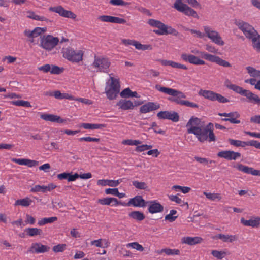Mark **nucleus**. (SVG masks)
Masks as SVG:
<instances>
[{
  "mask_svg": "<svg viewBox=\"0 0 260 260\" xmlns=\"http://www.w3.org/2000/svg\"><path fill=\"white\" fill-rule=\"evenodd\" d=\"M186 127L188 134L195 135L199 141L203 143L206 141L209 142L216 141V137L214 133V124L210 122L204 127V122L195 116H192L187 123Z\"/></svg>",
  "mask_w": 260,
  "mask_h": 260,
  "instance_id": "nucleus-1",
  "label": "nucleus"
},
{
  "mask_svg": "<svg viewBox=\"0 0 260 260\" xmlns=\"http://www.w3.org/2000/svg\"><path fill=\"white\" fill-rule=\"evenodd\" d=\"M147 23L153 27L158 28V30H154L153 32L158 35H173L177 36L178 32L171 26L165 24L161 21L153 19L148 20Z\"/></svg>",
  "mask_w": 260,
  "mask_h": 260,
  "instance_id": "nucleus-2",
  "label": "nucleus"
},
{
  "mask_svg": "<svg viewBox=\"0 0 260 260\" xmlns=\"http://www.w3.org/2000/svg\"><path fill=\"white\" fill-rule=\"evenodd\" d=\"M109 74L110 83L107 84L105 88V93L108 99L112 100L115 99L120 92V85L119 79L115 78Z\"/></svg>",
  "mask_w": 260,
  "mask_h": 260,
  "instance_id": "nucleus-3",
  "label": "nucleus"
},
{
  "mask_svg": "<svg viewBox=\"0 0 260 260\" xmlns=\"http://www.w3.org/2000/svg\"><path fill=\"white\" fill-rule=\"evenodd\" d=\"M110 64L108 58L101 56H95L91 67L97 72L108 73Z\"/></svg>",
  "mask_w": 260,
  "mask_h": 260,
  "instance_id": "nucleus-4",
  "label": "nucleus"
},
{
  "mask_svg": "<svg viewBox=\"0 0 260 260\" xmlns=\"http://www.w3.org/2000/svg\"><path fill=\"white\" fill-rule=\"evenodd\" d=\"M62 53L64 58L73 62H79L83 59V52L82 50L76 51L67 47L62 49Z\"/></svg>",
  "mask_w": 260,
  "mask_h": 260,
  "instance_id": "nucleus-5",
  "label": "nucleus"
},
{
  "mask_svg": "<svg viewBox=\"0 0 260 260\" xmlns=\"http://www.w3.org/2000/svg\"><path fill=\"white\" fill-rule=\"evenodd\" d=\"M198 94L199 95L211 101H217L221 103H226L230 102V100L226 98L212 90L201 89Z\"/></svg>",
  "mask_w": 260,
  "mask_h": 260,
  "instance_id": "nucleus-6",
  "label": "nucleus"
},
{
  "mask_svg": "<svg viewBox=\"0 0 260 260\" xmlns=\"http://www.w3.org/2000/svg\"><path fill=\"white\" fill-rule=\"evenodd\" d=\"M230 90H232L242 95L246 96L250 102H253L254 104H257L260 106L259 97L257 95L252 93L249 90L244 89L241 87L234 84L231 88Z\"/></svg>",
  "mask_w": 260,
  "mask_h": 260,
  "instance_id": "nucleus-7",
  "label": "nucleus"
},
{
  "mask_svg": "<svg viewBox=\"0 0 260 260\" xmlns=\"http://www.w3.org/2000/svg\"><path fill=\"white\" fill-rule=\"evenodd\" d=\"M59 39L51 35L41 37L40 46L47 51L52 50L58 43Z\"/></svg>",
  "mask_w": 260,
  "mask_h": 260,
  "instance_id": "nucleus-8",
  "label": "nucleus"
},
{
  "mask_svg": "<svg viewBox=\"0 0 260 260\" xmlns=\"http://www.w3.org/2000/svg\"><path fill=\"white\" fill-rule=\"evenodd\" d=\"M205 36L207 37L213 43L219 45L223 46L224 42L219 34L209 26H204Z\"/></svg>",
  "mask_w": 260,
  "mask_h": 260,
  "instance_id": "nucleus-9",
  "label": "nucleus"
},
{
  "mask_svg": "<svg viewBox=\"0 0 260 260\" xmlns=\"http://www.w3.org/2000/svg\"><path fill=\"white\" fill-rule=\"evenodd\" d=\"M236 25L242 31L245 36L249 40L257 35V31L252 25L247 22L239 21L236 22Z\"/></svg>",
  "mask_w": 260,
  "mask_h": 260,
  "instance_id": "nucleus-10",
  "label": "nucleus"
},
{
  "mask_svg": "<svg viewBox=\"0 0 260 260\" xmlns=\"http://www.w3.org/2000/svg\"><path fill=\"white\" fill-rule=\"evenodd\" d=\"M183 0H176L174 4L173 7L178 11L184 13L185 15L188 16L197 17L196 12L187 5L184 4Z\"/></svg>",
  "mask_w": 260,
  "mask_h": 260,
  "instance_id": "nucleus-11",
  "label": "nucleus"
},
{
  "mask_svg": "<svg viewBox=\"0 0 260 260\" xmlns=\"http://www.w3.org/2000/svg\"><path fill=\"white\" fill-rule=\"evenodd\" d=\"M155 88L162 93H164L167 95H171L173 96L177 97L176 99H178L180 100V99H185L186 98V95L185 94L179 90H176L175 89L162 87L160 85L157 84L155 86Z\"/></svg>",
  "mask_w": 260,
  "mask_h": 260,
  "instance_id": "nucleus-12",
  "label": "nucleus"
},
{
  "mask_svg": "<svg viewBox=\"0 0 260 260\" xmlns=\"http://www.w3.org/2000/svg\"><path fill=\"white\" fill-rule=\"evenodd\" d=\"M228 141L231 145L234 146L235 147H245L247 146H253L257 149H260V142L256 140H252L249 141L245 142L241 140L229 139Z\"/></svg>",
  "mask_w": 260,
  "mask_h": 260,
  "instance_id": "nucleus-13",
  "label": "nucleus"
},
{
  "mask_svg": "<svg viewBox=\"0 0 260 260\" xmlns=\"http://www.w3.org/2000/svg\"><path fill=\"white\" fill-rule=\"evenodd\" d=\"M50 248L47 245H44L40 243H33L28 249L27 252L30 253H43L49 251Z\"/></svg>",
  "mask_w": 260,
  "mask_h": 260,
  "instance_id": "nucleus-14",
  "label": "nucleus"
},
{
  "mask_svg": "<svg viewBox=\"0 0 260 260\" xmlns=\"http://www.w3.org/2000/svg\"><path fill=\"white\" fill-rule=\"evenodd\" d=\"M49 10L51 12L58 13L60 16L66 18L74 19L76 17V15L74 13L71 11L65 10L61 6L51 7L49 8Z\"/></svg>",
  "mask_w": 260,
  "mask_h": 260,
  "instance_id": "nucleus-15",
  "label": "nucleus"
},
{
  "mask_svg": "<svg viewBox=\"0 0 260 260\" xmlns=\"http://www.w3.org/2000/svg\"><path fill=\"white\" fill-rule=\"evenodd\" d=\"M233 167L243 173L251 174L254 176H260V170H255L252 167L245 166L240 163H236L233 165Z\"/></svg>",
  "mask_w": 260,
  "mask_h": 260,
  "instance_id": "nucleus-16",
  "label": "nucleus"
},
{
  "mask_svg": "<svg viewBox=\"0 0 260 260\" xmlns=\"http://www.w3.org/2000/svg\"><path fill=\"white\" fill-rule=\"evenodd\" d=\"M40 118L46 121L57 123H66L68 120L63 119L60 116L48 113H40Z\"/></svg>",
  "mask_w": 260,
  "mask_h": 260,
  "instance_id": "nucleus-17",
  "label": "nucleus"
},
{
  "mask_svg": "<svg viewBox=\"0 0 260 260\" xmlns=\"http://www.w3.org/2000/svg\"><path fill=\"white\" fill-rule=\"evenodd\" d=\"M181 59L185 61L188 62L191 64L194 65H204L205 64V61L199 58L198 57L192 54H187L186 53H182L181 55Z\"/></svg>",
  "mask_w": 260,
  "mask_h": 260,
  "instance_id": "nucleus-18",
  "label": "nucleus"
},
{
  "mask_svg": "<svg viewBox=\"0 0 260 260\" xmlns=\"http://www.w3.org/2000/svg\"><path fill=\"white\" fill-rule=\"evenodd\" d=\"M157 116L160 119H169L174 122H178L179 117L177 113L169 111H160L157 114Z\"/></svg>",
  "mask_w": 260,
  "mask_h": 260,
  "instance_id": "nucleus-19",
  "label": "nucleus"
},
{
  "mask_svg": "<svg viewBox=\"0 0 260 260\" xmlns=\"http://www.w3.org/2000/svg\"><path fill=\"white\" fill-rule=\"evenodd\" d=\"M217 156L228 160H235L241 157V154L239 152L231 150H226L219 152L217 153Z\"/></svg>",
  "mask_w": 260,
  "mask_h": 260,
  "instance_id": "nucleus-20",
  "label": "nucleus"
},
{
  "mask_svg": "<svg viewBox=\"0 0 260 260\" xmlns=\"http://www.w3.org/2000/svg\"><path fill=\"white\" fill-rule=\"evenodd\" d=\"M142 104L141 102L135 101L134 104L130 100H121L117 104V105L120 109L123 110L133 109L135 106L140 105Z\"/></svg>",
  "mask_w": 260,
  "mask_h": 260,
  "instance_id": "nucleus-21",
  "label": "nucleus"
},
{
  "mask_svg": "<svg viewBox=\"0 0 260 260\" xmlns=\"http://www.w3.org/2000/svg\"><path fill=\"white\" fill-rule=\"evenodd\" d=\"M148 205V210L151 214L161 212L164 210V207L157 200L147 202Z\"/></svg>",
  "mask_w": 260,
  "mask_h": 260,
  "instance_id": "nucleus-22",
  "label": "nucleus"
},
{
  "mask_svg": "<svg viewBox=\"0 0 260 260\" xmlns=\"http://www.w3.org/2000/svg\"><path fill=\"white\" fill-rule=\"evenodd\" d=\"M147 205V202H146L141 196H136L135 197L131 198L127 203H126V206L134 207H144Z\"/></svg>",
  "mask_w": 260,
  "mask_h": 260,
  "instance_id": "nucleus-23",
  "label": "nucleus"
},
{
  "mask_svg": "<svg viewBox=\"0 0 260 260\" xmlns=\"http://www.w3.org/2000/svg\"><path fill=\"white\" fill-rule=\"evenodd\" d=\"M159 107V104L157 103L149 102L141 106L140 112L141 113H147L158 109Z\"/></svg>",
  "mask_w": 260,
  "mask_h": 260,
  "instance_id": "nucleus-24",
  "label": "nucleus"
},
{
  "mask_svg": "<svg viewBox=\"0 0 260 260\" xmlns=\"http://www.w3.org/2000/svg\"><path fill=\"white\" fill-rule=\"evenodd\" d=\"M203 241V239L201 237H184L181 239V243L186 244L189 245H194L197 244L202 243Z\"/></svg>",
  "mask_w": 260,
  "mask_h": 260,
  "instance_id": "nucleus-25",
  "label": "nucleus"
},
{
  "mask_svg": "<svg viewBox=\"0 0 260 260\" xmlns=\"http://www.w3.org/2000/svg\"><path fill=\"white\" fill-rule=\"evenodd\" d=\"M46 31V28L43 27H36L33 30H25L24 34L25 36L29 38H34L38 37L41 34H43Z\"/></svg>",
  "mask_w": 260,
  "mask_h": 260,
  "instance_id": "nucleus-26",
  "label": "nucleus"
},
{
  "mask_svg": "<svg viewBox=\"0 0 260 260\" xmlns=\"http://www.w3.org/2000/svg\"><path fill=\"white\" fill-rule=\"evenodd\" d=\"M241 223L245 226L257 228L260 224V217H254L249 220H245L244 218H242Z\"/></svg>",
  "mask_w": 260,
  "mask_h": 260,
  "instance_id": "nucleus-27",
  "label": "nucleus"
},
{
  "mask_svg": "<svg viewBox=\"0 0 260 260\" xmlns=\"http://www.w3.org/2000/svg\"><path fill=\"white\" fill-rule=\"evenodd\" d=\"M160 62L161 64L165 66H171L173 68L181 69L183 70L187 69V67L185 65L172 60H161Z\"/></svg>",
  "mask_w": 260,
  "mask_h": 260,
  "instance_id": "nucleus-28",
  "label": "nucleus"
},
{
  "mask_svg": "<svg viewBox=\"0 0 260 260\" xmlns=\"http://www.w3.org/2000/svg\"><path fill=\"white\" fill-rule=\"evenodd\" d=\"M215 239H219L222 240L223 242H233L237 240V238L235 235H225L222 234H219L215 236Z\"/></svg>",
  "mask_w": 260,
  "mask_h": 260,
  "instance_id": "nucleus-29",
  "label": "nucleus"
},
{
  "mask_svg": "<svg viewBox=\"0 0 260 260\" xmlns=\"http://www.w3.org/2000/svg\"><path fill=\"white\" fill-rule=\"evenodd\" d=\"M57 178L59 180L67 179L68 181H74L78 178V174L72 175L69 173H63L57 175Z\"/></svg>",
  "mask_w": 260,
  "mask_h": 260,
  "instance_id": "nucleus-30",
  "label": "nucleus"
},
{
  "mask_svg": "<svg viewBox=\"0 0 260 260\" xmlns=\"http://www.w3.org/2000/svg\"><path fill=\"white\" fill-rule=\"evenodd\" d=\"M24 231L26 234L29 237L40 236L43 233L41 229L37 228H27L25 229Z\"/></svg>",
  "mask_w": 260,
  "mask_h": 260,
  "instance_id": "nucleus-31",
  "label": "nucleus"
},
{
  "mask_svg": "<svg viewBox=\"0 0 260 260\" xmlns=\"http://www.w3.org/2000/svg\"><path fill=\"white\" fill-rule=\"evenodd\" d=\"M169 100H171L172 101H174V102H176V103L181 105H185L187 107H191V108H199V105L197 104L194 103L193 102L188 101L182 100H179L178 99H172L171 98H170Z\"/></svg>",
  "mask_w": 260,
  "mask_h": 260,
  "instance_id": "nucleus-32",
  "label": "nucleus"
},
{
  "mask_svg": "<svg viewBox=\"0 0 260 260\" xmlns=\"http://www.w3.org/2000/svg\"><path fill=\"white\" fill-rule=\"evenodd\" d=\"M26 16L27 17L35 20H38L41 21H46L48 22L49 19L47 18L46 17L44 16H41L38 15L36 14L34 12L28 11L26 12Z\"/></svg>",
  "mask_w": 260,
  "mask_h": 260,
  "instance_id": "nucleus-33",
  "label": "nucleus"
},
{
  "mask_svg": "<svg viewBox=\"0 0 260 260\" xmlns=\"http://www.w3.org/2000/svg\"><path fill=\"white\" fill-rule=\"evenodd\" d=\"M128 216L138 221H141L145 218V216L143 213L138 211H134L130 212L128 214Z\"/></svg>",
  "mask_w": 260,
  "mask_h": 260,
  "instance_id": "nucleus-34",
  "label": "nucleus"
},
{
  "mask_svg": "<svg viewBox=\"0 0 260 260\" xmlns=\"http://www.w3.org/2000/svg\"><path fill=\"white\" fill-rule=\"evenodd\" d=\"M81 127L87 129H102L106 127V125L104 124H93L89 123H83Z\"/></svg>",
  "mask_w": 260,
  "mask_h": 260,
  "instance_id": "nucleus-35",
  "label": "nucleus"
},
{
  "mask_svg": "<svg viewBox=\"0 0 260 260\" xmlns=\"http://www.w3.org/2000/svg\"><path fill=\"white\" fill-rule=\"evenodd\" d=\"M91 245H94L97 247L105 248L109 246L108 241L105 239L94 240L91 242Z\"/></svg>",
  "mask_w": 260,
  "mask_h": 260,
  "instance_id": "nucleus-36",
  "label": "nucleus"
},
{
  "mask_svg": "<svg viewBox=\"0 0 260 260\" xmlns=\"http://www.w3.org/2000/svg\"><path fill=\"white\" fill-rule=\"evenodd\" d=\"M252 46L253 48L257 52H260V35L257 33L251 39Z\"/></svg>",
  "mask_w": 260,
  "mask_h": 260,
  "instance_id": "nucleus-37",
  "label": "nucleus"
},
{
  "mask_svg": "<svg viewBox=\"0 0 260 260\" xmlns=\"http://www.w3.org/2000/svg\"><path fill=\"white\" fill-rule=\"evenodd\" d=\"M32 201L28 197H26L22 199H19L15 201L14 206H21L23 207H28L32 203Z\"/></svg>",
  "mask_w": 260,
  "mask_h": 260,
  "instance_id": "nucleus-38",
  "label": "nucleus"
},
{
  "mask_svg": "<svg viewBox=\"0 0 260 260\" xmlns=\"http://www.w3.org/2000/svg\"><path fill=\"white\" fill-rule=\"evenodd\" d=\"M201 56L203 58H204L207 60H208L212 62H215V63H216L218 58L219 57V56H216L214 55L209 54V53H208L206 52H204H204H202L201 53Z\"/></svg>",
  "mask_w": 260,
  "mask_h": 260,
  "instance_id": "nucleus-39",
  "label": "nucleus"
},
{
  "mask_svg": "<svg viewBox=\"0 0 260 260\" xmlns=\"http://www.w3.org/2000/svg\"><path fill=\"white\" fill-rule=\"evenodd\" d=\"M203 194L208 200L212 201H220L222 198L219 193L204 192Z\"/></svg>",
  "mask_w": 260,
  "mask_h": 260,
  "instance_id": "nucleus-40",
  "label": "nucleus"
},
{
  "mask_svg": "<svg viewBox=\"0 0 260 260\" xmlns=\"http://www.w3.org/2000/svg\"><path fill=\"white\" fill-rule=\"evenodd\" d=\"M247 73L251 77H259L260 78V70H257L254 68L248 66L246 68Z\"/></svg>",
  "mask_w": 260,
  "mask_h": 260,
  "instance_id": "nucleus-41",
  "label": "nucleus"
},
{
  "mask_svg": "<svg viewBox=\"0 0 260 260\" xmlns=\"http://www.w3.org/2000/svg\"><path fill=\"white\" fill-rule=\"evenodd\" d=\"M57 220V218L56 217H51L48 218H43L41 219L39 221L38 224L40 225H44L47 223H52Z\"/></svg>",
  "mask_w": 260,
  "mask_h": 260,
  "instance_id": "nucleus-42",
  "label": "nucleus"
},
{
  "mask_svg": "<svg viewBox=\"0 0 260 260\" xmlns=\"http://www.w3.org/2000/svg\"><path fill=\"white\" fill-rule=\"evenodd\" d=\"M132 184L136 188L138 189L145 190L148 188L147 183L144 182L135 180L132 182Z\"/></svg>",
  "mask_w": 260,
  "mask_h": 260,
  "instance_id": "nucleus-43",
  "label": "nucleus"
},
{
  "mask_svg": "<svg viewBox=\"0 0 260 260\" xmlns=\"http://www.w3.org/2000/svg\"><path fill=\"white\" fill-rule=\"evenodd\" d=\"M172 189L176 191L181 192L183 193H187L191 190L190 188L186 186H181L180 185H174L172 187Z\"/></svg>",
  "mask_w": 260,
  "mask_h": 260,
  "instance_id": "nucleus-44",
  "label": "nucleus"
},
{
  "mask_svg": "<svg viewBox=\"0 0 260 260\" xmlns=\"http://www.w3.org/2000/svg\"><path fill=\"white\" fill-rule=\"evenodd\" d=\"M212 255L217 259L221 260L223 259L226 255V252L224 251H218L213 250L211 251Z\"/></svg>",
  "mask_w": 260,
  "mask_h": 260,
  "instance_id": "nucleus-45",
  "label": "nucleus"
},
{
  "mask_svg": "<svg viewBox=\"0 0 260 260\" xmlns=\"http://www.w3.org/2000/svg\"><path fill=\"white\" fill-rule=\"evenodd\" d=\"M12 104L17 106H22L24 107H31V105L28 101L23 100H17L12 101Z\"/></svg>",
  "mask_w": 260,
  "mask_h": 260,
  "instance_id": "nucleus-46",
  "label": "nucleus"
},
{
  "mask_svg": "<svg viewBox=\"0 0 260 260\" xmlns=\"http://www.w3.org/2000/svg\"><path fill=\"white\" fill-rule=\"evenodd\" d=\"M218 115L220 116L227 117L228 118H234V119H237V118L240 117V114L237 112L219 113Z\"/></svg>",
  "mask_w": 260,
  "mask_h": 260,
  "instance_id": "nucleus-47",
  "label": "nucleus"
},
{
  "mask_svg": "<svg viewBox=\"0 0 260 260\" xmlns=\"http://www.w3.org/2000/svg\"><path fill=\"white\" fill-rule=\"evenodd\" d=\"M135 48L139 50H151L152 49V47L151 45L142 44L138 41L137 42Z\"/></svg>",
  "mask_w": 260,
  "mask_h": 260,
  "instance_id": "nucleus-48",
  "label": "nucleus"
},
{
  "mask_svg": "<svg viewBox=\"0 0 260 260\" xmlns=\"http://www.w3.org/2000/svg\"><path fill=\"white\" fill-rule=\"evenodd\" d=\"M177 214V211L175 210H171L169 214L165 216V220L173 222L177 218V216H175Z\"/></svg>",
  "mask_w": 260,
  "mask_h": 260,
  "instance_id": "nucleus-49",
  "label": "nucleus"
},
{
  "mask_svg": "<svg viewBox=\"0 0 260 260\" xmlns=\"http://www.w3.org/2000/svg\"><path fill=\"white\" fill-rule=\"evenodd\" d=\"M179 196H180L179 193H178L177 195H170L168 196V198L170 201L182 205L184 202L181 198H179Z\"/></svg>",
  "mask_w": 260,
  "mask_h": 260,
  "instance_id": "nucleus-50",
  "label": "nucleus"
},
{
  "mask_svg": "<svg viewBox=\"0 0 260 260\" xmlns=\"http://www.w3.org/2000/svg\"><path fill=\"white\" fill-rule=\"evenodd\" d=\"M141 143L142 142L140 140L132 139L124 140L122 142V143L124 145L129 146H137L138 145L141 144Z\"/></svg>",
  "mask_w": 260,
  "mask_h": 260,
  "instance_id": "nucleus-51",
  "label": "nucleus"
},
{
  "mask_svg": "<svg viewBox=\"0 0 260 260\" xmlns=\"http://www.w3.org/2000/svg\"><path fill=\"white\" fill-rule=\"evenodd\" d=\"M126 246L127 247H131L132 248L136 249L139 251H143L144 249L143 247L138 242H132L128 243L126 245Z\"/></svg>",
  "mask_w": 260,
  "mask_h": 260,
  "instance_id": "nucleus-52",
  "label": "nucleus"
},
{
  "mask_svg": "<svg viewBox=\"0 0 260 260\" xmlns=\"http://www.w3.org/2000/svg\"><path fill=\"white\" fill-rule=\"evenodd\" d=\"M67 245L65 244H59L53 246V251L55 252H62L64 251L66 248Z\"/></svg>",
  "mask_w": 260,
  "mask_h": 260,
  "instance_id": "nucleus-53",
  "label": "nucleus"
},
{
  "mask_svg": "<svg viewBox=\"0 0 260 260\" xmlns=\"http://www.w3.org/2000/svg\"><path fill=\"white\" fill-rule=\"evenodd\" d=\"M110 3L113 6H126L129 5V3L126 2L123 0H110Z\"/></svg>",
  "mask_w": 260,
  "mask_h": 260,
  "instance_id": "nucleus-54",
  "label": "nucleus"
},
{
  "mask_svg": "<svg viewBox=\"0 0 260 260\" xmlns=\"http://www.w3.org/2000/svg\"><path fill=\"white\" fill-rule=\"evenodd\" d=\"M194 159L200 162V164L207 165L208 163L212 164V163H215V161L214 160H209L206 158H202L198 156H195Z\"/></svg>",
  "mask_w": 260,
  "mask_h": 260,
  "instance_id": "nucleus-55",
  "label": "nucleus"
},
{
  "mask_svg": "<svg viewBox=\"0 0 260 260\" xmlns=\"http://www.w3.org/2000/svg\"><path fill=\"white\" fill-rule=\"evenodd\" d=\"M63 71V68H61L57 66L52 65L51 66L50 73L52 74H59Z\"/></svg>",
  "mask_w": 260,
  "mask_h": 260,
  "instance_id": "nucleus-56",
  "label": "nucleus"
},
{
  "mask_svg": "<svg viewBox=\"0 0 260 260\" xmlns=\"http://www.w3.org/2000/svg\"><path fill=\"white\" fill-rule=\"evenodd\" d=\"M30 191L32 192H46L45 186H40L39 185H35L30 189Z\"/></svg>",
  "mask_w": 260,
  "mask_h": 260,
  "instance_id": "nucleus-57",
  "label": "nucleus"
},
{
  "mask_svg": "<svg viewBox=\"0 0 260 260\" xmlns=\"http://www.w3.org/2000/svg\"><path fill=\"white\" fill-rule=\"evenodd\" d=\"M98 203L102 205H111V198L107 197L103 199H100L98 201Z\"/></svg>",
  "mask_w": 260,
  "mask_h": 260,
  "instance_id": "nucleus-58",
  "label": "nucleus"
},
{
  "mask_svg": "<svg viewBox=\"0 0 260 260\" xmlns=\"http://www.w3.org/2000/svg\"><path fill=\"white\" fill-rule=\"evenodd\" d=\"M79 141L80 142L85 141V142H99L100 141L99 138H92L91 137H81L79 138Z\"/></svg>",
  "mask_w": 260,
  "mask_h": 260,
  "instance_id": "nucleus-59",
  "label": "nucleus"
},
{
  "mask_svg": "<svg viewBox=\"0 0 260 260\" xmlns=\"http://www.w3.org/2000/svg\"><path fill=\"white\" fill-rule=\"evenodd\" d=\"M152 148V145H142L140 146H137L136 148V151L137 152H143L145 150H147L149 149H150Z\"/></svg>",
  "mask_w": 260,
  "mask_h": 260,
  "instance_id": "nucleus-60",
  "label": "nucleus"
},
{
  "mask_svg": "<svg viewBox=\"0 0 260 260\" xmlns=\"http://www.w3.org/2000/svg\"><path fill=\"white\" fill-rule=\"evenodd\" d=\"M216 63L219 66L224 67H231V64L228 61L222 59L220 57H218Z\"/></svg>",
  "mask_w": 260,
  "mask_h": 260,
  "instance_id": "nucleus-61",
  "label": "nucleus"
},
{
  "mask_svg": "<svg viewBox=\"0 0 260 260\" xmlns=\"http://www.w3.org/2000/svg\"><path fill=\"white\" fill-rule=\"evenodd\" d=\"M113 16L109 15H102L98 17V19L102 22H112Z\"/></svg>",
  "mask_w": 260,
  "mask_h": 260,
  "instance_id": "nucleus-62",
  "label": "nucleus"
},
{
  "mask_svg": "<svg viewBox=\"0 0 260 260\" xmlns=\"http://www.w3.org/2000/svg\"><path fill=\"white\" fill-rule=\"evenodd\" d=\"M205 49L208 51L209 52L214 53V54H217L218 53V49L216 48L214 46L210 45V44H207L205 46Z\"/></svg>",
  "mask_w": 260,
  "mask_h": 260,
  "instance_id": "nucleus-63",
  "label": "nucleus"
},
{
  "mask_svg": "<svg viewBox=\"0 0 260 260\" xmlns=\"http://www.w3.org/2000/svg\"><path fill=\"white\" fill-rule=\"evenodd\" d=\"M122 43L125 46L128 45H133L134 46H136V44L137 43V41L134 40H130V39H122Z\"/></svg>",
  "mask_w": 260,
  "mask_h": 260,
  "instance_id": "nucleus-64",
  "label": "nucleus"
}]
</instances>
